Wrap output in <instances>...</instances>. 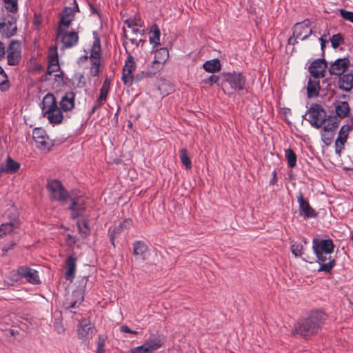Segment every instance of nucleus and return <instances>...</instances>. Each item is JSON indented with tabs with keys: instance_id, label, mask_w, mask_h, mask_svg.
<instances>
[{
	"instance_id": "obj_23",
	"label": "nucleus",
	"mask_w": 353,
	"mask_h": 353,
	"mask_svg": "<svg viewBox=\"0 0 353 353\" xmlns=\"http://www.w3.org/2000/svg\"><path fill=\"white\" fill-rule=\"evenodd\" d=\"M133 254L143 261L146 260L149 256L146 244L141 241H135L133 243Z\"/></svg>"
},
{
	"instance_id": "obj_21",
	"label": "nucleus",
	"mask_w": 353,
	"mask_h": 353,
	"mask_svg": "<svg viewBox=\"0 0 353 353\" xmlns=\"http://www.w3.org/2000/svg\"><path fill=\"white\" fill-rule=\"evenodd\" d=\"M21 167V164L14 161L10 157H8L5 162L0 165V172L1 174H14L17 172Z\"/></svg>"
},
{
	"instance_id": "obj_47",
	"label": "nucleus",
	"mask_w": 353,
	"mask_h": 353,
	"mask_svg": "<svg viewBox=\"0 0 353 353\" xmlns=\"http://www.w3.org/2000/svg\"><path fill=\"white\" fill-rule=\"evenodd\" d=\"M59 64L58 57L56 50H51L48 57V64Z\"/></svg>"
},
{
	"instance_id": "obj_10",
	"label": "nucleus",
	"mask_w": 353,
	"mask_h": 353,
	"mask_svg": "<svg viewBox=\"0 0 353 353\" xmlns=\"http://www.w3.org/2000/svg\"><path fill=\"white\" fill-rule=\"evenodd\" d=\"M32 138L37 148L41 150L48 151L53 146L52 141L49 139L46 131L41 128L33 130Z\"/></svg>"
},
{
	"instance_id": "obj_38",
	"label": "nucleus",
	"mask_w": 353,
	"mask_h": 353,
	"mask_svg": "<svg viewBox=\"0 0 353 353\" xmlns=\"http://www.w3.org/2000/svg\"><path fill=\"white\" fill-rule=\"evenodd\" d=\"M19 0H3L5 9L11 13H16L18 11Z\"/></svg>"
},
{
	"instance_id": "obj_59",
	"label": "nucleus",
	"mask_w": 353,
	"mask_h": 353,
	"mask_svg": "<svg viewBox=\"0 0 353 353\" xmlns=\"http://www.w3.org/2000/svg\"><path fill=\"white\" fill-rule=\"evenodd\" d=\"M75 238L73 237L72 236L68 234V243L69 244H74L75 243Z\"/></svg>"
},
{
	"instance_id": "obj_64",
	"label": "nucleus",
	"mask_w": 353,
	"mask_h": 353,
	"mask_svg": "<svg viewBox=\"0 0 353 353\" xmlns=\"http://www.w3.org/2000/svg\"><path fill=\"white\" fill-rule=\"evenodd\" d=\"M9 249H10V248H6V247H3V248H2V251H3V252H6Z\"/></svg>"
},
{
	"instance_id": "obj_41",
	"label": "nucleus",
	"mask_w": 353,
	"mask_h": 353,
	"mask_svg": "<svg viewBox=\"0 0 353 353\" xmlns=\"http://www.w3.org/2000/svg\"><path fill=\"white\" fill-rule=\"evenodd\" d=\"M74 83L77 88H83L86 85V79L83 74L81 73H77L74 74L73 78Z\"/></svg>"
},
{
	"instance_id": "obj_51",
	"label": "nucleus",
	"mask_w": 353,
	"mask_h": 353,
	"mask_svg": "<svg viewBox=\"0 0 353 353\" xmlns=\"http://www.w3.org/2000/svg\"><path fill=\"white\" fill-rule=\"evenodd\" d=\"M8 81V77L3 68L0 66V85H3Z\"/></svg>"
},
{
	"instance_id": "obj_13",
	"label": "nucleus",
	"mask_w": 353,
	"mask_h": 353,
	"mask_svg": "<svg viewBox=\"0 0 353 353\" xmlns=\"http://www.w3.org/2000/svg\"><path fill=\"white\" fill-rule=\"evenodd\" d=\"M21 47L18 41H12L7 50L8 63L10 65L19 64L21 60Z\"/></svg>"
},
{
	"instance_id": "obj_54",
	"label": "nucleus",
	"mask_w": 353,
	"mask_h": 353,
	"mask_svg": "<svg viewBox=\"0 0 353 353\" xmlns=\"http://www.w3.org/2000/svg\"><path fill=\"white\" fill-rule=\"evenodd\" d=\"M105 339L103 336L99 337V340L97 343V349H104Z\"/></svg>"
},
{
	"instance_id": "obj_46",
	"label": "nucleus",
	"mask_w": 353,
	"mask_h": 353,
	"mask_svg": "<svg viewBox=\"0 0 353 353\" xmlns=\"http://www.w3.org/2000/svg\"><path fill=\"white\" fill-rule=\"evenodd\" d=\"M132 224V219H128L123 221L119 225V227L117 228V231L119 232L123 229H128L129 228Z\"/></svg>"
},
{
	"instance_id": "obj_25",
	"label": "nucleus",
	"mask_w": 353,
	"mask_h": 353,
	"mask_svg": "<svg viewBox=\"0 0 353 353\" xmlns=\"http://www.w3.org/2000/svg\"><path fill=\"white\" fill-rule=\"evenodd\" d=\"M125 24L128 28L131 29L134 34L141 35L142 33L140 28L142 26V21L139 16L134 15L126 19L125 20Z\"/></svg>"
},
{
	"instance_id": "obj_2",
	"label": "nucleus",
	"mask_w": 353,
	"mask_h": 353,
	"mask_svg": "<svg viewBox=\"0 0 353 353\" xmlns=\"http://www.w3.org/2000/svg\"><path fill=\"white\" fill-rule=\"evenodd\" d=\"M42 114L52 125H59L63 122L62 110L58 107L54 96L46 94L43 98L41 105Z\"/></svg>"
},
{
	"instance_id": "obj_63",
	"label": "nucleus",
	"mask_w": 353,
	"mask_h": 353,
	"mask_svg": "<svg viewBox=\"0 0 353 353\" xmlns=\"http://www.w3.org/2000/svg\"><path fill=\"white\" fill-rule=\"evenodd\" d=\"M97 353H105V350L97 349Z\"/></svg>"
},
{
	"instance_id": "obj_17",
	"label": "nucleus",
	"mask_w": 353,
	"mask_h": 353,
	"mask_svg": "<svg viewBox=\"0 0 353 353\" xmlns=\"http://www.w3.org/2000/svg\"><path fill=\"white\" fill-rule=\"evenodd\" d=\"M77 333L81 339L91 338L94 333V329L90 320L82 319L77 326Z\"/></svg>"
},
{
	"instance_id": "obj_16",
	"label": "nucleus",
	"mask_w": 353,
	"mask_h": 353,
	"mask_svg": "<svg viewBox=\"0 0 353 353\" xmlns=\"http://www.w3.org/2000/svg\"><path fill=\"white\" fill-rule=\"evenodd\" d=\"M297 201L299 205L300 216L305 219L316 216L315 210L310 206L308 201L304 199L302 193H299L297 196Z\"/></svg>"
},
{
	"instance_id": "obj_40",
	"label": "nucleus",
	"mask_w": 353,
	"mask_h": 353,
	"mask_svg": "<svg viewBox=\"0 0 353 353\" xmlns=\"http://www.w3.org/2000/svg\"><path fill=\"white\" fill-rule=\"evenodd\" d=\"M303 245L301 243L294 241L291 242V251L295 257H300L303 254Z\"/></svg>"
},
{
	"instance_id": "obj_5",
	"label": "nucleus",
	"mask_w": 353,
	"mask_h": 353,
	"mask_svg": "<svg viewBox=\"0 0 353 353\" xmlns=\"http://www.w3.org/2000/svg\"><path fill=\"white\" fill-rule=\"evenodd\" d=\"M163 338L160 336L152 335L146 339L144 343L131 349V353H153L163 346Z\"/></svg>"
},
{
	"instance_id": "obj_28",
	"label": "nucleus",
	"mask_w": 353,
	"mask_h": 353,
	"mask_svg": "<svg viewBox=\"0 0 353 353\" xmlns=\"http://www.w3.org/2000/svg\"><path fill=\"white\" fill-rule=\"evenodd\" d=\"M76 261L77 259L72 255L69 256L65 261L67 270L65 272V279L68 281L72 280L75 276Z\"/></svg>"
},
{
	"instance_id": "obj_12",
	"label": "nucleus",
	"mask_w": 353,
	"mask_h": 353,
	"mask_svg": "<svg viewBox=\"0 0 353 353\" xmlns=\"http://www.w3.org/2000/svg\"><path fill=\"white\" fill-rule=\"evenodd\" d=\"M57 39L61 41L64 48H70L76 46L79 41L77 32H69L66 29H58Z\"/></svg>"
},
{
	"instance_id": "obj_3",
	"label": "nucleus",
	"mask_w": 353,
	"mask_h": 353,
	"mask_svg": "<svg viewBox=\"0 0 353 353\" xmlns=\"http://www.w3.org/2000/svg\"><path fill=\"white\" fill-rule=\"evenodd\" d=\"M326 315L320 311H315L309 317L296 327L298 334L303 336H309L316 333L325 320Z\"/></svg>"
},
{
	"instance_id": "obj_6",
	"label": "nucleus",
	"mask_w": 353,
	"mask_h": 353,
	"mask_svg": "<svg viewBox=\"0 0 353 353\" xmlns=\"http://www.w3.org/2000/svg\"><path fill=\"white\" fill-rule=\"evenodd\" d=\"M306 114L308 117L307 120L311 125L317 129L321 128L326 121V112L318 104L312 105Z\"/></svg>"
},
{
	"instance_id": "obj_22",
	"label": "nucleus",
	"mask_w": 353,
	"mask_h": 353,
	"mask_svg": "<svg viewBox=\"0 0 353 353\" xmlns=\"http://www.w3.org/2000/svg\"><path fill=\"white\" fill-rule=\"evenodd\" d=\"M75 94L73 92H66L61 98L59 105L64 112L72 110L74 107Z\"/></svg>"
},
{
	"instance_id": "obj_14",
	"label": "nucleus",
	"mask_w": 353,
	"mask_h": 353,
	"mask_svg": "<svg viewBox=\"0 0 353 353\" xmlns=\"http://www.w3.org/2000/svg\"><path fill=\"white\" fill-rule=\"evenodd\" d=\"M136 67L137 65L134 57L131 54H129L125 61L122 72L121 79L124 84L128 85H132L133 81L132 73L135 70Z\"/></svg>"
},
{
	"instance_id": "obj_24",
	"label": "nucleus",
	"mask_w": 353,
	"mask_h": 353,
	"mask_svg": "<svg viewBox=\"0 0 353 353\" xmlns=\"http://www.w3.org/2000/svg\"><path fill=\"white\" fill-rule=\"evenodd\" d=\"M338 127L339 123L336 121V119H328L327 123L321 130V132L322 137L330 140L334 135V131L337 129Z\"/></svg>"
},
{
	"instance_id": "obj_44",
	"label": "nucleus",
	"mask_w": 353,
	"mask_h": 353,
	"mask_svg": "<svg viewBox=\"0 0 353 353\" xmlns=\"http://www.w3.org/2000/svg\"><path fill=\"white\" fill-rule=\"evenodd\" d=\"M332 46L336 49L343 42V38L341 34H334L330 39Z\"/></svg>"
},
{
	"instance_id": "obj_42",
	"label": "nucleus",
	"mask_w": 353,
	"mask_h": 353,
	"mask_svg": "<svg viewBox=\"0 0 353 353\" xmlns=\"http://www.w3.org/2000/svg\"><path fill=\"white\" fill-rule=\"evenodd\" d=\"M108 90V84L106 81H105L100 89V94L97 99L101 103H104V102L106 101Z\"/></svg>"
},
{
	"instance_id": "obj_9",
	"label": "nucleus",
	"mask_w": 353,
	"mask_h": 353,
	"mask_svg": "<svg viewBox=\"0 0 353 353\" xmlns=\"http://www.w3.org/2000/svg\"><path fill=\"white\" fill-rule=\"evenodd\" d=\"M47 189L52 200L64 201L68 197V192L58 180H49L47 184Z\"/></svg>"
},
{
	"instance_id": "obj_27",
	"label": "nucleus",
	"mask_w": 353,
	"mask_h": 353,
	"mask_svg": "<svg viewBox=\"0 0 353 353\" xmlns=\"http://www.w3.org/2000/svg\"><path fill=\"white\" fill-rule=\"evenodd\" d=\"M17 26L15 23L8 21H4L0 23V32L6 37H10L15 34Z\"/></svg>"
},
{
	"instance_id": "obj_58",
	"label": "nucleus",
	"mask_w": 353,
	"mask_h": 353,
	"mask_svg": "<svg viewBox=\"0 0 353 353\" xmlns=\"http://www.w3.org/2000/svg\"><path fill=\"white\" fill-rule=\"evenodd\" d=\"M5 54V47L3 43L0 42V59Z\"/></svg>"
},
{
	"instance_id": "obj_31",
	"label": "nucleus",
	"mask_w": 353,
	"mask_h": 353,
	"mask_svg": "<svg viewBox=\"0 0 353 353\" xmlns=\"http://www.w3.org/2000/svg\"><path fill=\"white\" fill-rule=\"evenodd\" d=\"M83 199L78 197L72 199V203L70 207L71 215L73 218L78 217L84 210Z\"/></svg>"
},
{
	"instance_id": "obj_50",
	"label": "nucleus",
	"mask_w": 353,
	"mask_h": 353,
	"mask_svg": "<svg viewBox=\"0 0 353 353\" xmlns=\"http://www.w3.org/2000/svg\"><path fill=\"white\" fill-rule=\"evenodd\" d=\"M219 81V77L216 75H211L207 79L204 80L205 83H208L210 85H213L214 83H217Z\"/></svg>"
},
{
	"instance_id": "obj_55",
	"label": "nucleus",
	"mask_w": 353,
	"mask_h": 353,
	"mask_svg": "<svg viewBox=\"0 0 353 353\" xmlns=\"http://www.w3.org/2000/svg\"><path fill=\"white\" fill-rule=\"evenodd\" d=\"M120 330H121V332H124V333H130V332H132V330H130V328L128 326H127V325H122V326H121Z\"/></svg>"
},
{
	"instance_id": "obj_8",
	"label": "nucleus",
	"mask_w": 353,
	"mask_h": 353,
	"mask_svg": "<svg viewBox=\"0 0 353 353\" xmlns=\"http://www.w3.org/2000/svg\"><path fill=\"white\" fill-rule=\"evenodd\" d=\"M90 59L91 62L90 74L95 77L99 72L101 63V45L99 38H96L93 42L90 50Z\"/></svg>"
},
{
	"instance_id": "obj_43",
	"label": "nucleus",
	"mask_w": 353,
	"mask_h": 353,
	"mask_svg": "<svg viewBox=\"0 0 353 353\" xmlns=\"http://www.w3.org/2000/svg\"><path fill=\"white\" fill-rule=\"evenodd\" d=\"M14 230V223H3L0 225V239L3 237V235H6L7 234H10Z\"/></svg>"
},
{
	"instance_id": "obj_57",
	"label": "nucleus",
	"mask_w": 353,
	"mask_h": 353,
	"mask_svg": "<svg viewBox=\"0 0 353 353\" xmlns=\"http://www.w3.org/2000/svg\"><path fill=\"white\" fill-rule=\"evenodd\" d=\"M277 181L276 172L274 170L272 172V179L270 180V184H274Z\"/></svg>"
},
{
	"instance_id": "obj_37",
	"label": "nucleus",
	"mask_w": 353,
	"mask_h": 353,
	"mask_svg": "<svg viewBox=\"0 0 353 353\" xmlns=\"http://www.w3.org/2000/svg\"><path fill=\"white\" fill-rule=\"evenodd\" d=\"M163 64L159 63V62H157L156 60L154 59L148 69V71L146 72L145 76L148 77H153L163 69Z\"/></svg>"
},
{
	"instance_id": "obj_39",
	"label": "nucleus",
	"mask_w": 353,
	"mask_h": 353,
	"mask_svg": "<svg viewBox=\"0 0 353 353\" xmlns=\"http://www.w3.org/2000/svg\"><path fill=\"white\" fill-rule=\"evenodd\" d=\"M179 156L182 164L187 169L191 168L192 164L191 161L188 154V150L185 148L179 150Z\"/></svg>"
},
{
	"instance_id": "obj_26",
	"label": "nucleus",
	"mask_w": 353,
	"mask_h": 353,
	"mask_svg": "<svg viewBox=\"0 0 353 353\" xmlns=\"http://www.w3.org/2000/svg\"><path fill=\"white\" fill-rule=\"evenodd\" d=\"M74 10L70 8H65L60 19L58 29H67L74 19Z\"/></svg>"
},
{
	"instance_id": "obj_33",
	"label": "nucleus",
	"mask_w": 353,
	"mask_h": 353,
	"mask_svg": "<svg viewBox=\"0 0 353 353\" xmlns=\"http://www.w3.org/2000/svg\"><path fill=\"white\" fill-rule=\"evenodd\" d=\"M335 111L340 118H345L350 113L349 104L346 101H337L335 103Z\"/></svg>"
},
{
	"instance_id": "obj_30",
	"label": "nucleus",
	"mask_w": 353,
	"mask_h": 353,
	"mask_svg": "<svg viewBox=\"0 0 353 353\" xmlns=\"http://www.w3.org/2000/svg\"><path fill=\"white\" fill-rule=\"evenodd\" d=\"M339 85L340 89L349 92L353 88V72H348L343 74L339 81Z\"/></svg>"
},
{
	"instance_id": "obj_15",
	"label": "nucleus",
	"mask_w": 353,
	"mask_h": 353,
	"mask_svg": "<svg viewBox=\"0 0 353 353\" xmlns=\"http://www.w3.org/2000/svg\"><path fill=\"white\" fill-rule=\"evenodd\" d=\"M352 128L353 123H351L343 125L340 129L338 137L335 141V152L339 156H341V152L344 143L346 142L348 134Z\"/></svg>"
},
{
	"instance_id": "obj_20",
	"label": "nucleus",
	"mask_w": 353,
	"mask_h": 353,
	"mask_svg": "<svg viewBox=\"0 0 353 353\" xmlns=\"http://www.w3.org/2000/svg\"><path fill=\"white\" fill-rule=\"evenodd\" d=\"M19 273L21 277L32 284L40 283L39 273L37 270L27 266H21L19 268Z\"/></svg>"
},
{
	"instance_id": "obj_35",
	"label": "nucleus",
	"mask_w": 353,
	"mask_h": 353,
	"mask_svg": "<svg viewBox=\"0 0 353 353\" xmlns=\"http://www.w3.org/2000/svg\"><path fill=\"white\" fill-rule=\"evenodd\" d=\"M169 57V52L166 48H161L154 52V59L159 63H164L166 62Z\"/></svg>"
},
{
	"instance_id": "obj_11",
	"label": "nucleus",
	"mask_w": 353,
	"mask_h": 353,
	"mask_svg": "<svg viewBox=\"0 0 353 353\" xmlns=\"http://www.w3.org/2000/svg\"><path fill=\"white\" fill-rule=\"evenodd\" d=\"M223 76L226 83L229 84L231 89L234 91H241L245 88V77L239 72H226Z\"/></svg>"
},
{
	"instance_id": "obj_62",
	"label": "nucleus",
	"mask_w": 353,
	"mask_h": 353,
	"mask_svg": "<svg viewBox=\"0 0 353 353\" xmlns=\"http://www.w3.org/2000/svg\"><path fill=\"white\" fill-rule=\"evenodd\" d=\"M320 41H321V47L323 48L324 47V43H325V41L323 38H321Z\"/></svg>"
},
{
	"instance_id": "obj_19",
	"label": "nucleus",
	"mask_w": 353,
	"mask_h": 353,
	"mask_svg": "<svg viewBox=\"0 0 353 353\" xmlns=\"http://www.w3.org/2000/svg\"><path fill=\"white\" fill-rule=\"evenodd\" d=\"M327 65L324 59L314 61L309 67V72L314 79H320L324 77V73Z\"/></svg>"
},
{
	"instance_id": "obj_61",
	"label": "nucleus",
	"mask_w": 353,
	"mask_h": 353,
	"mask_svg": "<svg viewBox=\"0 0 353 353\" xmlns=\"http://www.w3.org/2000/svg\"><path fill=\"white\" fill-rule=\"evenodd\" d=\"M76 307V302L71 303L69 306H68V308H74Z\"/></svg>"
},
{
	"instance_id": "obj_52",
	"label": "nucleus",
	"mask_w": 353,
	"mask_h": 353,
	"mask_svg": "<svg viewBox=\"0 0 353 353\" xmlns=\"http://www.w3.org/2000/svg\"><path fill=\"white\" fill-rule=\"evenodd\" d=\"M125 37L126 40L124 41V45L128 44V41L131 42L132 44L134 45L135 46H138V40L135 37L129 38L128 33L125 32Z\"/></svg>"
},
{
	"instance_id": "obj_48",
	"label": "nucleus",
	"mask_w": 353,
	"mask_h": 353,
	"mask_svg": "<svg viewBox=\"0 0 353 353\" xmlns=\"http://www.w3.org/2000/svg\"><path fill=\"white\" fill-rule=\"evenodd\" d=\"M77 226H78L79 232V234H81V236L83 238H86L88 236L89 233H90L89 228H83L81 227V223H77Z\"/></svg>"
},
{
	"instance_id": "obj_45",
	"label": "nucleus",
	"mask_w": 353,
	"mask_h": 353,
	"mask_svg": "<svg viewBox=\"0 0 353 353\" xmlns=\"http://www.w3.org/2000/svg\"><path fill=\"white\" fill-rule=\"evenodd\" d=\"M339 12L343 17L346 21H350L353 23V12L351 11L346 10L345 9H340Z\"/></svg>"
},
{
	"instance_id": "obj_7",
	"label": "nucleus",
	"mask_w": 353,
	"mask_h": 353,
	"mask_svg": "<svg viewBox=\"0 0 353 353\" xmlns=\"http://www.w3.org/2000/svg\"><path fill=\"white\" fill-rule=\"evenodd\" d=\"M312 34V29L308 21L297 23L293 27L292 36L288 39V43L294 45L298 40H304Z\"/></svg>"
},
{
	"instance_id": "obj_34",
	"label": "nucleus",
	"mask_w": 353,
	"mask_h": 353,
	"mask_svg": "<svg viewBox=\"0 0 353 353\" xmlns=\"http://www.w3.org/2000/svg\"><path fill=\"white\" fill-rule=\"evenodd\" d=\"M203 68L205 71L212 73L219 72L221 68L220 61L217 59L205 61Z\"/></svg>"
},
{
	"instance_id": "obj_1",
	"label": "nucleus",
	"mask_w": 353,
	"mask_h": 353,
	"mask_svg": "<svg viewBox=\"0 0 353 353\" xmlns=\"http://www.w3.org/2000/svg\"><path fill=\"white\" fill-rule=\"evenodd\" d=\"M335 245L331 239L314 238L312 250L320 264L319 272H330L335 265V259L332 256Z\"/></svg>"
},
{
	"instance_id": "obj_32",
	"label": "nucleus",
	"mask_w": 353,
	"mask_h": 353,
	"mask_svg": "<svg viewBox=\"0 0 353 353\" xmlns=\"http://www.w3.org/2000/svg\"><path fill=\"white\" fill-rule=\"evenodd\" d=\"M160 36L161 32L159 27L157 25L152 26L149 32V41L153 48L160 45Z\"/></svg>"
},
{
	"instance_id": "obj_29",
	"label": "nucleus",
	"mask_w": 353,
	"mask_h": 353,
	"mask_svg": "<svg viewBox=\"0 0 353 353\" xmlns=\"http://www.w3.org/2000/svg\"><path fill=\"white\" fill-rule=\"evenodd\" d=\"M319 79L310 78L307 85V94L308 98L316 97L319 94Z\"/></svg>"
},
{
	"instance_id": "obj_60",
	"label": "nucleus",
	"mask_w": 353,
	"mask_h": 353,
	"mask_svg": "<svg viewBox=\"0 0 353 353\" xmlns=\"http://www.w3.org/2000/svg\"><path fill=\"white\" fill-rule=\"evenodd\" d=\"M77 223H81V227L83 228H88V223L84 219H82V220H79L77 221Z\"/></svg>"
},
{
	"instance_id": "obj_4",
	"label": "nucleus",
	"mask_w": 353,
	"mask_h": 353,
	"mask_svg": "<svg viewBox=\"0 0 353 353\" xmlns=\"http://www.w3.org/2000/svg\"><path fill=\"white\" fill-rule=\"evenodd\" d=\"M326 315L320 311H315L309 317L296 327L298 334L303 336H309L316 333L325 320Z\"/></svg>"
},
{
	"instance_id": "obj_36",
	"label": "nucleus",
	"mask_w": 353,
	"mask_h": 353,
	"mask_svg": "<svg viewBox=\"0 0 353 353\" xmlns=\"http://www.w3.org/2000/svg\"><path fill=\"white\" fill-rule=\"evenodd\" d=\"M284 154L288 161V166L294 168L296 166L297 157L294 152L291 148L284 150Z\"/></svg>"
},
{
	"instance_id": "obj_56",
	"label": "nucleus",
	"mask_w": 353,
	"mask_h": 353,
	"mask_svg": "<svg viewBox=\"0 0 353 353\" xmlns=\"http://www.w3.org/2000/svg\"><path fill=\"white\" fill-rule=\"evenodd\" d=\"M103 105V103H101L98 100L97 101V104L94 105L92 108V110H91V113H94L97 110L99 109L102 105Z\"/></svg>"
},
{
	"instance_id": "obj_53",
	"label": "nucleus",
	"mask_w": 353,
	"mask_h": 353,
	"mask_svg": "<svg viewBox=\"0 0 353 353\" xmlns=\"http://www.w3.org/2000/svg\"><path fill=\"white\" fill-rule=\"evenodd\" d=\"M59 64H48V72L51 74L54 72H56L59 70Z\"/></svg>"
},
{
	"instance_id": "obj_49",
	"label": "nucleus",
	"mask_w": 353,
	"mask_h": 353,
	"mask_svg": "<svg viewBox=\"0 0 353 353\" xmlns=\"http://www.w3.org/2000/svg\"><path fill=\"white\" fill-rule=\"evenodd\" d=\"M9 275L12 281H18L22 278L21 275L19 273V268L17 271L10 272Z\"/></svg>"
},
{
	"instance_id": "obj_18",
	"label": "nucleus",
	"mask_w": 353,
	"mask_h": 353,
	"mask_svg": "<svg viewBox=\"0 0 353 353\" xmlns=\"http://www.w3.org/2000/svg\"><path fill=\"white\" fill-rule=\"evenodd\" d=\"M350 64V61L348 58L337 59L330 65L329 72L332 75H341L349 68Z\"/></svg>"
}]
</instances>
